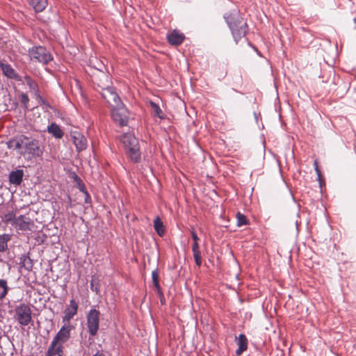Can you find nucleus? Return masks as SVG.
Returning <instances> with one entry per match:
<instances>
[{
	"label": "nucleus",
	"instance_id": "7",
	"mask_svg": "<svg viewBox=\"0 0 356 356\" xmlns=\"http://www.w3.org/2000/svg\"><path fill=\"white\" fill-rule=\"evenodd\" d=\"M111 117L115 122L122 127L127 124L129 113L122 102H120V105L111 107Z\"/></svg>",
	"mask_w": 356,
	"mask_h": 356
},
{
	"label": "nucleus",
	"instance_id": "16",
	"mask_svg": "<svg viewBox=\"0 0 356 356\" xmlns=\"http://www.w3.org/2000/svg\"><path fill=\"white\" fill-rule=\"evenodd\" d=\"M47 131L56 138H61L63 136V131L56 123H51L47 127Z\"/></svg>",
	"mask_w": 356,
	"mask_h": 356
},
{
	"label": "nucleus",
	"instance_id": "6",
	"mask_svg": "<svg viewBox=\"0 0 356 356\" xmlns=\"http://www.w3.org/2000/svg\"><path fill=\"white\" fill-rule=\"evenodd\" d=\"M64 325L54 338L50 346L60 347L63 349V343L67 341L70 338V332L74 328L70 323L63 322Z\"/></svg>",
	"mask_w": 356,
	"mask_h": 356
},
{
	"label": "nucleus",
	"instance_id": "14",
	"mask_svg": "<svg viewBox=\"0 0 356 356\" xmlns=\"http://www.w3.org/2000/svg\"><path fill=\"white\" fill-rule=\"evenodd\" d=\"M24 172L22 170L12 171L9 175V181L12 184L19 185L23 179Z\"/></svg>",
	"mask_w": 356,
	"mask_h": 356
},
{
	"label": "nucleus",
	"instance_id": "30",
	"mask_svg": "<svg viewBox=\"0 0 356 356\" xmlns=\"http://www.w3.org/2000/svg\"><path fill=\"white\" fill-rule=\"evenodd\" d=\"M103 74V73H101L100 76L95 78V81L97 82L98 87H99L101 89V86H104V84H106V81H104L102 78Z\"/></svg>",
	"mask_w": 356,
	"mask_h": 356
},
{
	"label": "nucleus",
	"instance_id": "12",
	"mask_svg": "<svg viewBox=\"0 0 356 356\" xmlns=\"http://www.w3.org/2000/svg\"><path fill=\"white\" fill-rule=\"evenodd\" d=\"M184 38V35L177 30H173L167 36L168 42L175 46L181 44Z\"/></svg>",
	"mask_w": 356,
	"mask_h": 356
},
{
	"label": "nucleus",
	"instance_id": "22",
	"mask_svg": "<svg viewBox=\"0 0 356 356\" xmlns=\"http://www.w3.org/2000/svg\"><path fill=\"white\" fill-rule=\"evenodd\" d=\"M152 278L153 284L159 293V296L162 295L161 289L160 287L159 283V274L156 270H154L152 273Z\"/></svg>",
	"mask_w": 356,
	"mask_h": 356
},
{
	"label": "nucleus",
	"instance_id": "33",
	"mask_svg": "<svg viewBox=\"0 0 356 356\" xmlns=\"http://www.w3.org/2000/svg\"><path fill=\"white\" fill-rule=\"evenodd\" d=\"M191 235H192V238L193 240V242H197L199 240V238H198L197 235L196 234V233L193 230L191 232Z\"/></svg>",
	"mask_w": 356,
	"mask_h": 356
},
{
	"label": "nucleus",
	"instance_id": "13",
	"mask_svg": "<svg viewBox=\"0 0 356 356\" xmlns=\"http://www.w3.org/2000/svg\"><path fill=\"white\" fill-rule=\"evenodd\" d=\"M72 139L79 152L85 149L87 147V140L84 136L79 132H74L72 134Z\"/></svg>",
	"mask_w": 356,
	"mask_h": 356
},
{
	"label": "nucleus",
	"instance_id": "18",
	"mask_svg": "<svg viewBox=\"0 0 356 356\" xmlns=\"http://www.w3.org/2000/svg\"><path fill=\"white\" fill-rule=\"evenodd\" d=\"M192 251L196 265L200 266L202 265V257L197 242H193L192 245Z\"/></svg>",
	"mask_w": 356,
	"mask_h": 356
},
{
	"label": "nucleus",
	"instance_id": "5",
	"mask_svg": "<svg viewBox=\"0 0 356 356\" xmlns=\"http://www.w3.org/2000/svg\"><path fill=\"white\" fill-rule=\"evenodd\" d=\"M15 318L20 325H28L32 321L31 307L26 304L18 305L15 309Z\"/></svg>",
	"mask_w": 356,
	"mask_h": 356
},
{
	"label": "nucleus",
	"instance_id": "23",
	"mask_svg": "<svg viewBox=\"0 0 356 356\" xmlns=\"http://www.w3.org/2000/svg\"><path fill=\"white\" fill-rule=\"evenodd\" d=\"M25 81L31 92L36 94L38 91V84L31 77L26 76Z\"/></svg>",
	"mask_w": 356,
	"mask_h": 356
},
{
	"label": "nucleus",
	"instance_id": "11",
	"mask_svg": "<svg viewBox=\"0 0 356 356\" xmlns=\"http://www.w3.org/2000/svg\"><path fill=\"white\" fill-rule=\"evenodd\" d=\"M79 308V303L74 299L70 300V303L64 310V316L62 318L63 322L70 323L73 317L76 315Z\"/></svg>",
	"mask_w": 356,
	"mask_h": 356
},
{
	"label": "nucleus",
	"instance_id": "4",
	"mask_svg": "<svg viewBox=\"0 0 356 356\" xmlns=\"http://www.w3.org/2000/svg\"><path fill=\"white\" fill-rule=\"evenodd\" d=\"M30 59L34 62L47 64L53 59L51 54L43 47H33L29 50Z\"/></svg>",
	"mask_w": 356,
	"mask_h": 356
},
{
	"label": "nucleus",
	"instance_id": "28",
	"mask_svg": "<svg viewBox=\"0 0 356 356\" xmlns=\"http://www.w3.org/2000/svg\"><path fill=\"white\" fill-rule=\"evenodd\" d=\"M9 239L8 235H0V251H4L7 248V243Z\"/></svg>",
	"mask_w": 356,
	"mask_h": 356
},
{
	"label": "nucleus",
	"instance_id": "27",
	"mask_svg": "<svg viewBox=\"0 0 356 356\" xmlns=\"http://www.w3.org/2000/svg\"><path fill=\"white\" fill-rule=\"evenodd\" d=\"M236 220H237V225L238 227H241V226L248 224V220H247L246 216L240 212H238L236 213Z\"/></svg>",
	"mask_w": 356,
	"mask_h": 356
},
{
	"label": "nucleus",
	"instance_id": "32",
	"mask_svg": "<svg viewBox=\"0 0 356 356\" xmlns=\"http://www.w3.org/2000/svg\"><path fill=\"white\" fill-rule=\"evenodd\" d=\"M314 165H315V170H316V172L317 173L319 182L321 183V172H320V170L318 168V166L317 165V162L316 161L314 162Z\"/></svg>",
	"mask_w": 356,
	"mask_h": 356
},
{
	"label": "nucleus",
	"instance_id": "35",
	"mask_svg": "<svg viewBox=\"0 0 356 356\" xmlns=\"http://www.w3.org/2000/svg\"><path fill=\"white\" fill-rule=\"evenodd\" d=\"M80 190L88 195L87 192L85 191V188L83 186H81Z\"/></svg>",
	"mask_w": 356,
	"mask_h": 356
},
{
	"label": "nucleus",
	"instance_id": "17",
	"mask_svg": "<svg viewBox=\"0 0 356 356\" xmlns=\"http://www.w3.org/2000/svg\"><path fill=\"white\" fill-rule=\"evenodd\" d=\"M29 2L36 12L42 11L47 6V0H29Z\"/></svg>",
	"mask_w": 356,
	"mask_h": 356
},
{
	"label": "nucleus",
	"instance_id": "21",
	"mask_svg": "<svg viewBox=\"0 0 356 356\" xmlns=\"http://www.w3.org/2000/svg\"><path fill=\"white\" fill-rule=\"evenodd\" d=\"M63 349L60 347L50 346L48 348L46 356H63Z\"/></svg>",
	"mask_w": 356,
	"mask_h": 356
},
{
	"label": "nucleus",
	"instance_id": "34",
	"mask_svg": "<svg viewBox=\"0 0 356 356\" xmlns=\"http://www.w3.org/2000/svg\"><path fill=\"white\" fill-rule=\"evenodd\" d=\"M93 356H105V355L103 353L98 352L96 354H95Z\"/></svg>",
	"mask_w": 356,
	"mask_h": 356
},
{
	"label": "nucleus",
	"instance_id": "31",
	"mask_svg": "<svg viewBox=\"0 0 356 356\" xmlns=\"http://www.w3.org/2000/svg\"><path fill=\"white\" fill-rule=\"evenodd\" d=\"M29 97L26 94H22V96H21V101H22V103L23 104H24L25 106L27 104V103L29 102Z\"/></svg>",
	"mask_w": 356,
	"mask_h": 356
},
{
	"label": "nucleus",
	"instance_id": "10",
	"mask_svg": "<svg viewBox=\"0 0 356 356\" xmlns=\"http://www.w3.org/2000/svg\"><path fill=\"white\" fill-rule=\"evenodd\" d=\"M8 221L11 222L13 226L22 231L32 230L34 227V222L24 215L14 216L13 218H9Z\"/></svg>",
	"mask_w": 356,
	"mask_h": 356
},
{
	"label": "nucleus",
	"instance_id": "1",
	"mask_svg": "<svg viewBox=\"0 0 356 356\" xmlns=\"http://www.w3.org/2000/svg\"><path fill=\"white\" fill-rule=\"evenodd\" d=\"M8 147L10 149L17 150V152L25 156L26 155L31 156H40L42 154L39 141L35 139H31L29 137L21 135L8 142Z\"/></svg>",
	"mask_w": 356,
	"mask_h": 356
},
{
	"label": "nucleus",
	"instance_id": "8",
	"mask_svg": "<svg viewBox=\"0 0 356 356\" xmlns=\"http://www.w3.org/2000/svg\"><path fill=\"white\" fill-rule=\"evenodd\" d=\"M100 312L95 309H90L86 316L87 327L91 337H95L99 330Z\"/></svg>",
	"mask_w": 356,
	"mask_h": 356
},
{
	"label": "nucleus",
	"instance_id": "3",
	"mask_svg": "<svg viewBox=\"0 0 356 356\" xmlns=\"http://www.w3.org/2000/svg\"><path fill=\"white\" fill-rule=\"evenodd\" d=\"M102 78L104 81H106V84L101 86L102 90L100 93L102 97L106 101L111 108L120 105V102H122V101L120 97L115 90L110 86L111 81L109 76L107 74H103Z\"/></svg>",
	"mask_w": 356,
	"mask_h": 356
},
{
	"label": "nucleus",
	"instance_id": "26",
	"mask_svg": "<svg viewBox=\"0 0 356 356\" xmlns=\"http://www.w3.org/2000/svg\"><path fill=\"white\" fill-rule=\"evenodd\" d=\"M150 106L154 112V115L159 117V118H163L162 115L163 111L156 103L150 102Z\"/></svg>",
	"mask_w": 356,
	"mask_h": 356
},
{
	"label": "nucleus",
	"instance_id": "24",
	"mask_svg": "<svg viewBox=\"0 0 356 356\" xmlns=\"http://www.w3.org/2000/svg\"><path fill=\"white\" fill-rule=\"evenodd\" d=\"M21 264L22 266L24 267L28 270H31L33 267L32 260L26 256H23L21 257Z\"/></svg>",
	"mask_w": 356,
	"mask_h": 356
},
{
	"label": "nucleus",
	"instance_id": "19",
	"mask_svg": "<svg viewBox=\"0 0 356 356\" xmlns=\"http://www.w3.org/2000/svg\"><path fill=\"white\" fill-rule=\"evenodd\" d=\"M1 68L3 71V73L8 77L10 79H15L17 77V74L15 70L12 68V67L8 64L1 63L0 65Z\"/></svg>",
	"mask_w": 356,
	"mask_h": 356
},
{
	"label": "nucleus",
	"instance_id": "15",
	"mask_svg": "<svg viewBox=\"0 0 356 356\" xmlns=\"http://www.w3.org/2000/svg\"><path fill=\"white\" fill-rule=\"evenodd\" d=\"M238 349L236 350L237 355H241L248 347V339L245 334H241L237 338Z\"/></svg>",
	"mask_w": 356,
	"mask_h": 356
},
{
	"label": "nucleus",
	"instance_id": "29",
	"mask_svg": "<svg viewBox=\"0 0 356 356\" xmlns=\"http://www.w3.org/2000/svg\"><path fill=\"white\" fill-rule=\"evenodd\" d=\"M90 288L92 291H95L96 293H98L99 291V285L98 281L95 279H92L90 282Z\"/></svg>",
	"mask_w": 356,
	"mask_h": 356
},
{
	"label": "nucleus",
	"instance_id": "25",
	"mask_svg": "<svg viewBox=\"0 0 356 356\" xmlns=\"http://www.w3.org/2000/svg\"><path fill=\"white\" fill-rule=\"evenodd\" d=\"M8 286L4 280H0V299H3L7 294Z\"/></svg>",
	"mask_w": 356,
	"mask_h": 356
},
{
	"label": "nucleus",
	"instance_id": "2",
	"mask_svg": "<svg viewBox=\"0 0 356 356\" xmlns=\"http://www.w3.org/2000/svg\"><path fill=\"white\" fill-rule=\"evenodd\" d=\"M121 140L130 159L138 162L140 160V152L137 138L133 134H126L122 137Z\"/></svg>",
	"mask_w": 356,
	"mask_h": 356
},
{
	"label": "nucleus",
	"instance_id": "20",
	"mask_svg": "<svg viewBox=\"0 0 356 356\" xmlns=\"http://www.w3.org/2000/svg\"><path fill=\"white\" fill-rule=\"evenodd\" d=\"M154 227L156 233L160 236H162L165 233V229L163 224V222L161 221V218L159 217H156L155 220H154Z\"/></svg>",
	"mask_w": 356,
	"mask_h": 356
},
{
	"label": "nucleus",
	"instance_id": "9",
	"mask_svg": "<svg viewBox=\"0 0 356 356\" xmlns=\"http://www.w3.org/2000/svg\"><path fill=\"white\" fill-rule=\"evenodd\" d=\"M229 24L233 37L236 42L238 40L245 35L248 30V25L242 19H236L233 22H229Z\"/></svg>",
	"mask_w": 356,
	"mask_h": 356
}]
</instances>
